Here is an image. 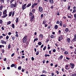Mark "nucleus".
<instances>
[{
	"label": "nucleus",
	"mask_w": 76,
	"mask_h": 76,
	"mask_svg": "<svg viewBox=\"0 0 76 76\" xmlns=\"http://www.w3.org/2000/svg\"><path fill=\"white\" fill-rule=\"evenodd\" d=\"M17 6H18V5L17 4V2L15 1V4H14L13 3L11 4L10 5V7L13 8V7H16Z\"/></svg>",
	"instance_id": "f257e3e1"
},
{
	"label": "nucleus",
	"mask_w": 76,
	"mask_h": 76,
	"mask_svg": "<svg viewBox=\"0 0 76 76\" xmlns=\"http://www.w3.org/2000/svg\"><path fill=\"white\" fill-rule=\"evenodd\" d=\"M27 35H25L24 37L23 38L22 40H23V43H26V41H27Z\"/></svg>",
	"instance_id": "f03ea898"
},
{
	"label": "nucleus",
	"mask_w": 76,
	"mask_h": 76,
	"mask_svg": "<svg viewBox=\"0 0 76 76\" xmlns=\"http://www.w3.org/2000/svg\"><path fill=\"white\" fill-rule=\"evenodd\" d=\"M30 18H31L30 19V22H32L34 20V18H35V16H34V15H33V16L31 17Z\"/></svg>",
	"instance_id": "7ed1b4c3"
},
{
	"label": "nucleus",
	"mask_w": 76,
	"mask_h": 76,
	"mask_svg": "<svg viewBox=\"0 0 76 76\" xmlns=\"http://www.w3.org/2000/svg\"><path fill=\"white\" fill-rule=\"evenodd\" d=\"M74 38L72 40V42H75L76 41V34H74Z\"/></svg>",
	"instance_id": "20e7f679"
},
{
	"label": "nucleus",
	"mask_w": 76,
	"mask_h": 76,
	"mask_svg": "<svg viewBox=\"0 0 76 76\" xmlns=\"http://www.w3.org/2000/svg\"><path fill=\"white\" fill-rule=\"evenodd\" d=\"M70 67L71 69H74V67H75V64L73 63H70Z\"/></svg>",
	"instance_id": "39448f33"
},
{
	"label": "nucleus",
	"mask_w": 76,
	"mask_h": 76,
	"mask_svg": "<svg viewBox=\"0 0 76 76\" xmlns=\"http://www.w3.org/2000/svg\"><path fill=\"white\" fill-rule=\"evenodd\" d=\"M39 10L40 12V13L43 12V9L41 7H39Z\"/></svg>",
	"instance_id": "423d86ee"
},
{
	"label": "nucleus",
	"mask_w": 76,
	"mask_h": 76,
	"mask_svg": "<svg viewBox=\"0 0 76 76\" xmlns=\"http://www.w3.org/2000/svg\"><path fill=\"white\" fill-rule=\"evenodd\" d=\"M26 4H24L22 6V9L23 10L24 9H25L26 7Z\"/></svg>",
	"instance_id": "0eeeda50"
},
{
	"label": "nucleus",
	"mask_w": 76,
	"mask_h": 76,
	"mask_svg": "<svg viewBox=\"0 0 76 76\" xmlns=\"http://www.w3.org/2000/svg\"><path fill=\"white\" fill-rule=\"evenodd\" d=\"M6 42H6L3 40H1V43L2 44H4L5 45L6 44Z\"/></svg>",
	"instance_id": "6e6552de"
},
{
	"label": "nucleus",
	"mask_w": 76,
	"mask_h": 76,
	"mask_svg": "<svg viewBox=\"0 0 76 76\" xmlns=\"http://www.w3.org/2000/svg\"><path fill=\"white\" fill-rule=\"evenodd\" d=\"M65 68L66 70H69L70 68V66H69L68 65H66L65 66Z\"/></svg>",
	"instance_id": "1a4fd4ad"
},
{
	"label": "nucleus",
	"mask_w": 76,
	"mask_h": 76,
	"mask_svg": "<svg viewBox=\"0 0 76 76\" xmlns=\"http://www.w3.org/2000/svg\"><path fill=\"white\" fill-rule=\"evenodd\" d=\"M76 7L74 6V7H73V11L72 12V13H75V12H76Z\"/></svg>",
	"instance_id": "9d476101"
},
{
	"label": "nucleus",
	"mask_w": 76,
	"mask_h": 76,
	"mask_svg": "<svg viewBox=\"0 0 76 76\" xmlns=\"http://www.w3.org/2000/svg\"><path fill=\"white\" fill-rule=\"evenodd\" d=\"M58 39H60L61 40H62L63 39V36L62 35H60Z\"/></svg>",
	"instance_id": "9b49d317"
},
{
	"label": "nucleus",
	"mask_w": 76,
	"mask_h": 76,
	"mask_svg": "<svg viewBox=\"0 0 76 76\" xmlns=\"http://www.w3.org/2000/svg\"><path fill=\"white\" fill-rule=\"evenodd\" d=\"M49 2L50 4H53L54 3L53 0H49Z\"/></svg>",
	"instance_id": "f8f14e48"
},
{
	"label": "nucleus",
	"mask_w": 76,
	"mask_h": 76,
	"mask_svg": "<svg viewBox=\"0 0 76 76\" xmlns=\"http://www.w3.org/2000/svg\"><path fill=\"white\" fill-rule=\"evenodd\" d=\"M50 37L51 38H56V37L55 36L52 34L50 36Z\"/></svg>",
	"instance_id": "ddd939ff"
},
{
	"label": "nucleus",
	"mask_w": 76,
	"mask_h": 76,
	"mask_svg": "<svg viewBox=\"0 0 76 76\" xmlns=\"http://www.w3.org/2000/svg\"><path fill=\"white\" fill-rule=\"evenodd\" d=\"M7 16V14H5V15H4L3 16H2L1 18H6V17Z\"/></svg>",
	"instance_id": "4468645a"
},
{
	"label": "nucleus",
	"mask_w": 76,
	"mask_h": 76,
	"mask_svg": "<svg viewBox=\"0 0 76 76\" xmlns=\"http://www.w3.org/2000/svg\"><path fill=\"white\" fill-rule=\"evenodd\" d=\"M7 10H5L3 12V15H6L7 14Z\"/></svg>",
	"instance_id": "2eb2a0df"
},
{
	"label": "nucleus",
	"mask_w": 76,
	"mask_h": 76,
	"mask_svg": "<svg viewBox=\"0 0 76 76\" xmlns=\"http://www.w3.org/2000/svg\"><path fill=\"white\" fill-rule=\"evenodd\" d=\"M63 58V56L62 55H61L60 57L58 58V60H61L62 59V58Z\"/></svg>",
	"instance_id": "dca6fc26"
},
{
	"label": "nucleus",
	"mask_w": 76,
	"mask_h": 76,
	"mask_svg": "<svg viewBox=\"0 0 76 76\" xmlns=\"http://www.w3.org/2000/svg\"><path fill=\"white\" fill-rule=\"evenodd\" d=\"M39 37H40L41 39H42L43 38V35L42 34H40V35L39 36Z\"/></svg>",
	"instance_id": "f3484780"
},
{
	"label": "nucleus",
	"mask_w": 76,
	"mask_h": 76,
	"mask_svg": "<svg viewBox=\"0 0 76 76\" xmlns=\"http://www.w3.org/2000/svg\"><path fill=\"white\" fill-rule=\"evenodd\" d=\"M67 41L68 43H70V38H68L67 39Z\"/></svg>",
	"instance_id": "a211bd4d"
},
{
	"label": "nucleus",
	"mask_w": 76,
	"mask_h": 76,
	"mask_svg": "<svg viewBox=\"0 0 76 76\" xmlns=\"http://www.w3.org/2000/svg\"><path fill=\"white\" fill-rule=\"evenodd\" d=\"M16 23H18L19 22V18H17L15 20Z\"/></svg>",
	"instance_id": "6ab92c4d"
},
{
	"label": "nucleus",
	"mask_w": 76,
	"mask_h": 76,
	"mask_svg": "<svg viewBox=\"0 0 76 76\" xmlns=\"http://www.w3.org/2000/svg\"><path fill=\"white\" fill-rule=\"evenodd\" d=\"M0 2H1V3L2 4V3H4V0H0Z\"/></svg>",
	"instance_id": "aec40b11"
},
{
	"label": "nucleus",
	"mask_w": 76,
	"mask_h": 76,
	"mask_svg": "<svg viewBox=\"0 0 76 76\" xmlns=\"http://www.w3.org/2000/svg\"><path fill=\"white\" fill-rule=\"evenodd\" d=\"M32 13L31 11H30L29 12V15L30 16H32Z\"/></svg>",
	"instance_id": "412c9836"
},
{
	"label": "nucleus",
	"mask_w": 76,
	"mask_h": 76,
	"mask_svg": "<svg viewBox=\"0 0 76 76\" xmlns=\"http://www.w3.org/2000/svg\"><path fill=\"white\" fill-rule=\"evenodd\" d=\"M12 12H10L9 14V16H12Z\"/></svg>",
	"instance_id": "4be33fe9"
},
{
	"label": "nucleus",
	"mask_w": 76,
	"mask_h": 76,
	"mask_svg": "<svg viewBox=\"0 0 76 76\" xmlns=\"http://www.w3.org/2000/svg\"><path fill=\"white\" fill-rule=\"evenodd\" d=\"M54 28L55 29H58V26L57 25H56L55 26Z\"/></svg>",
	"instance_id": "5701e85b"
},
{
	"label": "nucleus",
	"mask_w": 76,
	"mask_h": 76,
	"mask_svg": "<svg viewBox=\"0 0 76 76\" xmlns=\"http://www.w3.org/2000/svg\"><path fill=\"white\" fill-rule=\"evenodd\" d=\"M47 23V21L45 20H44L42 24H45Z\"/></svg>",
	"instance_id": "b1692460"
},
{
	"label": "nucleus",
	"mask_w": 76,
	"mask_h": 76,
	"mask_svg": "<svg viewBox=\"0 0 76 76\" xmlns=\"http://www.w3.org/2000/svg\"><path fill=\"white\" fill-rule=\"evenodd\" d=\"M74 18H75L74 20H76V13L74 14Z\"/></svg>",
	"instance_id": "393cba45"
},
{
	"label": "nucleus",
	"mask_w": 76,
	"mask_h": 76,
	"mask_svg": "<svg viewBox=\"0 0 76 76\" xmlns=\"http://www.w3.org/2000/svg\"><path fill=\"white\" fill-rule=\"evenodd\" d=\"M71 76H76V73L73 72L72 74L71 75Z\"/></svg>",
	"instance_id": "a878e982"
},
{
	"label": "nucleus",
	"mask_w": 76,
	"mask_h": 76,
	"mask_svg": "<svg viewBox=\"0 0 76 76\" xmlns=\"http://www.w3.org/2000/svg\"><path fill=\"white\" fill-rule=\"evenodd\" d=\"M38 45H41L42 44V43L41 42H39L38 43Z\"/></svg>",
	"instance_id": "bb28decb"
},
{
	"label": "nucleus",
	"mask_w": 76,
	"mask_h": 76,
	"mask_svg": "<svg viewBox=\"0 0 76 76\" xmlns=\"http://www.w3.org/2000/svg\"><path fill=\"white\" fill-rule=\"evenodd\" d=\"M31 6V3H30L28 4L26 6V7H29V6Z\"/></svg>",
	"instance_id": "cd10ccee"
},
{
	"label": "nucleus",
	"mask_w": 76,
	"mask_h": 76,
	"mask_svg": "<svg viewBox=\"0 0 76 76\" xmlns=\"http://www.w3.org/2000/svg\"><path fill=\"white\" fill-rule=\"evenodd\" d=\"M65 31L66 32H68V31H69V28H66L65 30Z\"/></svg>",
	"instance_id": "c85d7f7f"
},
{
	"label": "nucleus",
	"mask_w": 76,
	"mask_h": 76,
	"mask_svg": "<svg viewBox=\"0 0 76 76\" xmlns=\"http://www.w3.org/2000/svg\"><path fill=\"white\" fill-rule=\"evenodd\" d=\"M2 9H3V5H1L0 7V10H2Z\"/></svg>",
	"instance_id": "c756f323"
},
{
	"label": "nucleus",
	"mask_w": 76,
	"mask_h": 76,
	"mask_svg": "<svg viewBox=\"0 0 76 76\" xmlns=\"http://www.w3.org/2000/svg\"><path fill=\"white\" fill-rule=\"evenodd\" d=\"M64 53L65 54H69V52L67 51H65L64 52Z\"/></svg>",
	"instance_id": "7c9ffc66"
},
{
	"label": "nucleus",
	"mask_w": 76,
	"mask_h": 76,
	"mask_svg": "<svg viewBox=\"0 0 76 76\" xmlns=\"http://www.w3.org/2000/svg\"><path fill=\"white\" fill-rule=\"evenodd\" d=\"M70 7H71V5H69L68 7L67 10H70Z\"/></svg>",
	"instance_id": "2f4dec72"
},
{
	"label": "nucleus",
	"mask_w": 76,
	"mask_h": 76,
	"mask_svg": "<svg viewBox=\"0 0 76 76\" xmlns=\"http://www.w3.org/2000/svg\"><path fill=\"white\" fill-rule=\"evenodd\" d=\"M11 23V21H9L7 23V25H10Z\"/></svg>",
	"instance_id": "473e14b6"
},
{
	"label": "nucleus",
	"mask_w": 76,
	"mask_h": 76,
	"mask_svg": "<svg viewBox=\"0 0 76 76\" xmlns=\"http://www.w3.org/2000/svg\"><path fill=\"white\" fill-rule=\"evenodd\" d=\"M48 56V57H50V56L49 55H47V54H45V57H47V56Z\"/></svg>",
	"instance_id": "72a5a7b5"
},
{
	"label": "nucleus",
	"mask_w": 76,
	"mask_h": 76,
	"mask_svg": "<svg viewBox=\"0 0 76 76\" xmlns=\"http://www.w3.org/2000/svg\"><path fill=\"white\" fill-rule=\"evenodd\" d=\"M39 51H37L36 53V56H38V55L39 54Z\"/></svg>",
	"instance_id": "f704fd0d"
},
{
	"label": "nucleus",
	"mask_w": 76,
	"mask_h": 76,
	"mask_svg": "<svg viewBox=\"0 0 76 76\" xmlns=\"http://www.w3.org/2000/svg\"><path fill=\"white\" fill-rule=\"evenodd\" d=\"M60 22H61L60 24H59V25L61 26H62V21H60Z\"/></svg>",
	"instance_id": "c9c22d12"
},
{
	"label": "nucleus",
	"mask_w": 76,
	"mask_h": 76,
	"mask_svg": "<svg viewBox=\"0 0 76 76\" xmlns=\"http://www.w3.org/2000/svg\"><path fill=\"white\" fill-rule=\"evenodd\" d=\"M15 27V24H12V28H14Z\"/></svg>",
	"instance_id": "e433bc0d"
},
{
	"label": "nucleus",
	"mask_w": 76,
	"mask_h": 76,
	"mask_svg": "<svg viewBox=\"0 0 76 76\" xmlns=\"http://www.w3.org/2000/svg\"><path fill=\"white\" fill-rule=\"evenodd\" d=\"M15 64H12L11 65V67H14V66H15Z\"/></svg>",
	"instance_id": "4c0bfd02"
},
{
	"label": "nucleus",
	"mask_w": 76,
	"mask_h": 76,
	"mask_svg": "<svg viewBox=\"0 0 76 76\" xmlns=\"http://www.w3.org/2000/svg\"><path fill=\"white\" fill-rule=\"evenodd\" d=\"M10 47H11V45H10V44H9L8 45V49H10Z\"/></svg>",
	"instance_id": "58836bf2"
},
{
	"label": "nucleus",
	"mask_w": 76,
	"mask_h": 76,
	"mask_svg": "<svg viewBox=\"0 0 76 76\" xmlns=\"http://www.w3.org/2000/svg\"><path fill=\"white\" fill-rule=\"evenodd\" d=\"M12 39L13 40V41L14 40H15V36H13L12 37Z\"/></svg>",
	"instance_id": "ea45409f"
},
{
	"label": "nucleus",
	"mask_w": 76,
	"mask_h": 76,
	"mask_svg": "<svg viewBox=\"0 0 76 76\" xmlns=\"http://www.w3.org/2000/svg\"><path fill=\"white\" fill-rule=\"evenodd\" d=\"M32 11L33 13H35V9H33L32 10Z\"/></svg>",
	"instance_id": "a19ab883"
},
{
	"label": "nucleus",
	"mask_w": 76,
	"mask_h": 76,
	"mask_svg": "<svg viewBox=\"0 0 76 76\" xmlns=\"http://www.w3.org/2000/svg\"><path fill=\"white\" fill-rule=\"evenodd\" d=\"M9 36L7 35V36L6 37V39H9Z\"/></svg>",
	"instance_id": "79ce46f5"
},
{
	"label": "nucleus",
	"mask_w": 76,
	"mask_h": 76,
	"mask_svg": "<svg viewBox=\"0 0 76 76\" xmlns=\"http://www.w3.org/2000/svg\"><path fill=\"white\" fill-rule=\"evenodd\" d=\"M15 0H12L10 1V4H12L13 3V1H14Z\"/></svg>",
	"instance_id": "37998d69"
},
{
	"label": "nucleus",
	"mask_w": 76,
	"mask_h": 76,
	"mask_svg": "<svg viewBox=\"0 0 76 76\" xmlns=\"http://www.w3.org/2000/svg\"><path fill=\"white\" fill-rule=\"evenodd\" d=\"M46 48H47V47L46 46H45L43 48V50L45 51V50H46Z\"/></svg>",
	"instance_id": "c03bdc74"
},
{
	"label": "nucleus",
	"mask_w": 76,
	"mask_h": 76,
	"mask_svg": "<svg viewBox=\"0 0 76 76\" xmlns=\"http://www.w3.org/2000/svg\"><path fill=\"white\" fill-rule=\"evenodd\" d=\"M21 66H19L18 68V70H21Z\"/></svg>",
	"instance_id": "a18cd8bd"
},
{
	"label": "nucleus",
	"mask_w": 76,
	"mask_h": 76,
	"mask_svg": "<svg viewBox=\"0 0 76 76\" xmlns=\"http://www.w3.org/2000/svg\"><path fill=\"white\" fill-rule=\"evenodd\" d=\"M14 15H15V11H13L12 12V16H14Z\"/></svg>",
	"instance_id": "49530a36"
},
{
	"label": "nucleus",
	"mask_w": 76,
	"mask_h": 76,
	"mask_svg": "<svg viewBox=\"0 0 76 76\" xmlns=\"http://www.w3.org/2000/svg\"><path fill=\"white\" fill-rule=\"evenodd\" d=\"M56 49H54L53 50V53H55V52H56Z\"/></svg>",
	"instance_id": "de8ad7c7"
},
{
	"label": "nucleus",
	"mask_w": 76,
	"mask_h": 76,
	"mask_svg": "<svg viewBox=\"0 0 76 76\" xmlns=\"http://www.w3.org/2000/svg\"><path fill=\"white\" fill-rule=\"evenodd\" d=\"M42 73H47V71L44 70L43 71Z\"/></svg>",
	"instance_id": "09e8293b"
},
{
	"label": "nucleus",
	"mask_w": 76,
	"mask_h": 76,
	"mask_svg": "<svg viewBox=\"0 0 76 76\" xmlns=\"http://www.w3.org/2000/svg\"><path fill=\"white\" fill-rule=\"evenodd\" d=\"M49 41V39H48L47 40H46L45 42V43H47Z\"/></svg>",
	"instance_id": "8fccbe9b"
},
{
	"label": "nucleus",
	"mask_w": 76,
	"mask_h": 76,
	"mask_svg": "<svg viewBox=\"0 0 76 76\" xmlns=\"http://www.w3.org/2000/svg\"><path fill=\"white\" fill-rule=\"evenodd\" d=\"M15 55V53H12V55H11V57H13V56H14Z\"/></svg>",
	"instance_id": "3c124183"
},
{
	"label": "nucleus",
	"mask_w": 76,
	"mask_h": 76,
	"mask_svg": "<svg viewBox=\"0 0 76 76\" xmlns=\"http://www.w3.org/2000/svg\"><path fill=\"white\" fill-rule=\"evenodd\" d=\"M2 23H3V20H0V23L1 24Z\"/></svg>",
	"instance_id": "603ef678"
},
{
	"label": "nucleus",
	"mask_w": 76,
	"mask_h": 76,
	"mask_svg": "<svg viewBox=\"0 0 76 76\" xmlns=\"http://www.w3.org/2000/svg\"><path fill=\"white\" fill-rule=\"evenodd\" d=\"M56 23L57 24H60V21H56Z\"/></svg>",
	"instance_id": "864d4df0"
},
{
	"label": "nucleus",
	"mask_w": 76,
	"mask_h": 76,
	"mask_svg": "<svg viewBox=\"0 0 76 76\" xmlns=\"http://www.w3.org/2000/svg\"><path fill=\"white\" fill-rule=\"evenodd\" d=\"M34 6H37L38 5V4L37 3H34Z\"/></svg>",
	"instance_id": "5fc2aeb1"
},
{
	"label": "nucleus",
	"mask_w": 76,
	"mask_h": 76,
	"mask_svg": "<svg viewBox=\"0 0 76 76\" xmlns=\"http://www.w3.org/2000/svg\"><path fill=\"white\" fill-rule=\"evenodd\" d=\"M35 6V5H34V4H33L32 6H31V7H32V8H34V6Z\"/></svg>",
	"instance_id": "6e6d98bb"
},
{
	"label": "nucleus",
	"mask_w": 76,
	"mask_h": 76,
	"mask_svg": "<svg viewBox=\"0 0 76 76\" xmlns=\"http://www.w3.org/2000/svg\"><path fill=\"white\" fill-rule=\"evenodd\" d=\"M31 60H32V61H34V57H31Z\"/></svg>",
	"instance_id": "4d7b16f0"
},
{
	"label": "nucleus",
	"mask_w": 76,
	"mask_h": 76,
	"mask_svg": "<svg viewBox=\"0 0 76 76\" xmlns=\"http://www.w3.org/2000/svg\"><path fill=\"white\" fill-rule=\"evenodd\" d=\"M1 29H2V30L4 31V27H3L2 26L1 27Z\"/></svg>",
	"instance_id": "13d9d810"
},
{
	"label": "nucleus",
	"mask_w": 76,
	"mask_h": 76,
	"mask_svg": "<svg viewBox=\"0 0 76 76\" xmlns=\"http://www.w3.org/2000/svg\"><path fill=\"white\" fill-rule=\"evenodd\" d=\"M7 35V34H6L5 35V34H4V33L2 34V36H6Z\"/></svg>",
	"instance_id": "bf43d9fd"
},
{
	"label": "nucleus",
	"mask_w": 76,
	"mask_h": 76,
	"mask_svg": "<svg viewBox=\"0 0 76 76\" xmlns=\"http://www.w3.org/2000/svg\"><path fill=\"white\" fill-rule=\"evenodd\" d=\"M25 69H23L22 70V72H23L24 71H25Z\"/></svg>",
	"instance_id": "052dcab7"
},
{
	"label": "nucleus",
	"mask_w": 76,
	"mask_h": 76,
	"mask_svg": "<svg viewBox=\"0 0 76 76\" xmlns=\"http://www.w3.org/2000/svg\"><path fill=\"white\" fill-rule=\"evenodd\" d=\"M34 39L36 41H38V38L37 37L36 38Z\"/></svg>",
	"instance_id": "680f3d73"
},
{
	"label": "nucleus",
	"mask_w": 76,
	"mask_h": 76,
	"mask_svg": "<svg viewBox=\"0 0 76 76\" xmlns=\"http://www.w3.org/2000/svg\"><path fill=\"white\" fill-rule=\"evenodd\" d=\"M53 6L52 5L50 7V9H53Z\"/></svg>",
	"instance_id": "e2e57ef3"
},
{
	"label": "nucleus",
	"mask_w": 76,
	"mask_h": 76,
	"mask_svg": "<svg viewBox=\"0 0 76 76\" xmlns=\"http://www.w3.org/2000/svg\"><path fill=\"white\" fill-rule=\"evenodd\" d=\"M2 53H4V50L2 49Z\"/></svg>",
	"instance_id": "0e129e2a"
},
{
	"label": "nucleus",
	"mask_w": 76,
	"mask_h": 76,
	"mask_svg": "<svg viewBox=\"0 0 76 76\" xmlns=\"http://www.w3.org/2000/svg\"><path fill=\"white\" fill-rule=\"evenodd\" d=\"M49 54H51V50H50L49 51Z\"/></svg>",
	"instance_id": "69168bd1"
},
{
	"label": "nucleus",
	"mask_w": 76,
	"mask_h": 76,
	"mask_svg": "<svg viewBox=\"0 0 76 76\" xmlns=\"http://www.w3.org/2000/svg\"><path fill=\"white\" fill-rule=\"evenodd\" d=\"M40 16L41 18H43V14H41Z\"/></svg>",
	"instance_id": "338daca9"
},
{
	"label": "nucleus",
	"mask_w": 76,
	"mask_h": 76,
	"mask_svg": "<svg viewBox=\"0 0 76 76\" xmlns=\"http://www.w3.org/2000/svg\"><path fill=\"white\" fill-rule=\"evenodd\" d=\"M40 76H46V75L42 74L40 75Z\"/></svg>",
	"instance_id": "774afa93"
}]
</instances>
